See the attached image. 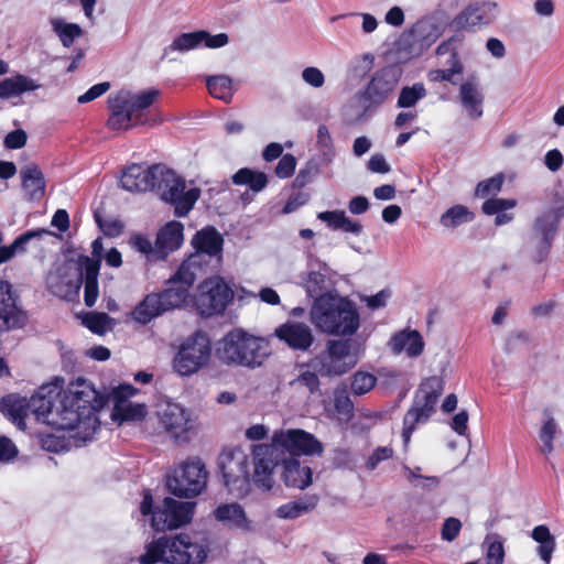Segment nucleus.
Segmentation results:
<instances>
[{
    "instance_id": "4468645a",
    "label": "nucleus",
    "mask_w": 564,
    "mask_h": 564,
    "mask_svg": "<svg viewBox=\"0 0 564 564\" xmlns=\"http://www.w3.org/2000/svg\"><path fill=\"white\" fill-rule=\"evenodd\" d=\"M194 503L177 501L171 497L164 498L161 506L155 508L151 518L155 531L178 529L192 520Z\"/></svg>"
},
{
    "instance_id": "58836bf2",
    "label": "nucleus",
    "mask_w": 564,
    "mask_h": 564,
    "mask_svg": "<svg viewBox=\"0 0 564 564\" xmlns=\"http://www.w3.org/2000/svg\"><path fill=\"white\" fill-rule=\"evenodd\" d=\"M206 86L209 94L217 99L224 100L226 102L230 101L232 98V82L228 76L225 75H216L210 76L206 80Z\"/></svg>"
},
{
    "instance_id": "2f4dec72",
    "label": "nucleus",
    "mask_w": 564,
    "mask_h": 564,
    "mask_svg": "<svg viewBox=\"0 0 564 564\" xmlns=\"http://www.w3.org/2000/svg\"><path fill=\"white\" fill-rule=\"evenodd\" d=\"M488 24L485 11L478 6H468L452 21V25L460 30L475 31L477 26Z\"/></svg>"
},
{
    "instance_id": "338daca9",
    "label": "nucleus",
    "mask_w": 564,
    "mask_h": 564,
    "mask_svg": "<svg viewBox=\"0 0 564 564\" xmlns=\"http://www.w3.org/2000/svg\"><path fill=\"white\" fill-rule=\"evenodd\" d=\"M318 372L314 371H304L302 372L296 381L306 387L311 393H315L319 390V379H318Z\"/></svg>"
},
{
    "instance_id": "ea45409f",
    "label": "nucleus",
    "mask_w": 564,
    "mask_h": 564,
    "mask_svg": "<svg viewBox=\"0 0 564 564\" xmlns=\"http://www.w3.org/2000/svg\"><path fill=\"white\" fill-rule=\"evenodd\" d=\"M51 24L65 47H70L75 40L83 35V29L77 23H67L61 19H53Z\"/></svg>"
},
{
    "instance_id": "412c9836",
    "label": "nucleus",
    "mask_w": 564,
    "mask_h": 564,
    "mask_svg": "<svg viewBox=\"0 0 564 564\" xmlns=\"http://www.w3.org/2000/svg\"><path fill=\"white\" fill-rule=\"evenodd\" d=\"M174 541H180V545L174 550V554L169 556L170 564H200L207 556V551L204 546L191 542L187 534H181L174 538Z\"/></svg>"
},
{
    "instance_id": "7ed1b4c3",
    "label": "nucleus",
    "mask_w": 564,
    "mask_h": 564,
    "mask_svg": "<svg viewBox=\"0 0 564 564\" xmlns=\"http://www.w3.org/2000/svg\"><path fill=\"white\" fill-rule=\"evenodd\" d=\"M310 321L321 333L334 336L354 335L360 326L356 305L338 295L319 296L313 301Z\"/></svg>"
},
{
    "instance_id": "2eb2a0df",
    "label": "nucleus",
    "mask_w": 564,
    "mask_h": 564,
    "mask_svg": "<svg viewBox=\"0 0 564 564\" xmlns=\"http://www.w3.org/2000/svg\"><path fill=\"white\" fill-rule=\"evenodd\" d=\"M28 312L10 282H0V334L22 329L28 324Z\"/></svg>"
},
{
    "instance_id": "a878e982",
    "label": "nucleus",
    "mask_w": 564,
    "mask_h": 564,
    "mask_svg": "<svg viewBox=\"0 0 564 564\" xmlns=\"http://www.w3.org/2000/svg\"><path fill=\"white\" fill-rule=\"evenodd\" d=\"M150 174L151 166L144 169L140 164H132L122 172L120 184L129 192H147L150 191L152 184Z\"/></svg>"
},
{
    "instance_id": "9b49d317",
    "label": "nucleus",
    "mask_w": 564,
    "mask_h": 564,
    "mask_svg": "<svg viewBox=\"0 0 564 564\" xmlns=\"http://www.w3.org/2000/svg\"><path fill=\"white\" fill-rule=\"evenodd\" d=\"M351 339H329L326 349L314 357L310 366L323 377L341 376L354 367Z\"/></svg>"
},
{
    "instance_id": "de8ad7c7",
    "label": "nucleus",
    "mask_w": 564,
    "mask_h": 564,
    "mask_svg": "<svg viewBox=\"0 0 564 564\" xmlns=\"http://www.w3.org/2000/svg\"><path fill=\"white\" fill-rule=\"evenodd\" d=\"M319 173L321 167L318 163L315 160L307 161L293 180V188H304L306 185L311 184Z\"/></svg>"
},
{
    "instance_id": "79ce46f5",
    "label": "nucleus",
    "mask_w": 564,
    "mask_h": 564,
    "mask_svg": "<svg viewBox=\"0 0 564 564\" xmlns=\"http://www.w3.org/2000/svg\"><path fill=\"white\" fill-rule=\"evenodd\" d=\"M203 43L202 30L182 33L176 36L173 42L165 48V51H180L186 52L198 47Z\"/></svg>"
},
{
    "instance_id": "5fc2aeb1",
    "label": "nucleus",
    "mask_w": 564,
    "mask_h": 564,
    "mask_svg": "<svg viewBox=\"0 0 564 564\" xmlns=\"http://www.w3.org/2000/svg\"><path fill=\"white\" fill-rule=\"evenodd\" d=\"M316 145L323 155L332 154L334 151L333 139L328 128L325 124L318 126Z\"/></svg>"
},
{
    "instance_id": "473e14b6",
    "label": "nucleus",
    "mask_w": 564,
    "mask_h": 564,
    "mask_svg": "<svg viewBox=\"0 0 564 564\" xmlns=\"http://www.w3.org/2000/svg\"><path fill=\"white\" fill-rule=\"evenodd\" d=\"M317 496H306L304 498L281 505L276 509V516L282 519H296L314 510L317 506Z\"/></svg>"
},
{
    "instance_id": "680f3d73",
    "label": "nucleus",
    "mask_w": 564,
    "mask_h": 564,
    "mask_svg": "<svg viewBox=\"0 0 564 564\" xmlns=\"http://www.w3.org/2000/svg\"><path fill=\"white\" fill-rule=\"evenodd\" d=\"M110 89V83L102 82L91 86L85 94L80 95L77 99L79 104H86L95 100Z\"/></svg>"
},
{
    "instance_id": "39448f33",
    "label": "nucleus",
    "mask_w": 564,
    "mask_h": 564,
    "mask_svg": "<svg viewBox=\"0 0 564 564\" xmlns=\"http://www.w3.org/2000/svg\"><path fill=\"white\" fill-rule=\"evenodd\" d=\"M269 355V345L264 339L240 328L226 334L216 348V356L221 364L249 369L262 366Z\"/></svg>"
},
{
    "instance_id": "ddd939ff",
    "label": "nucleus",
    "mask_w": 564,
    "mask_h": 564,
    "mask_svg": "<svg viewBox=\"0 0 564 564\" xmlns=\"http://www.w3.org/2000/svg\"><path fill=\"white\" fill-rule=\"evenodd\" d=\"M232 299L234 292L223 279H207L198 285L196 306L200 315L209 317L221 314Z\"/></svg>"
},
{
    "instance_id": "cd10ccee",
    "label": "nucleus",
    "mask_w": 564,
    "mask_h": 564,
    "mask_svg": "<svg viewBox=\"0 0 564 564\" xmlns=\"http://www.w3.org/2000/svg\"><path fill=\"white\" fill-rule=\"evenodd\" d=\"M160 91L158 89H149L137 95H130L126 91V100L128 109L134 118V124L148 123L145 111L153 105Z\"/></svg>"
},
{
    "instance_id": "1a4fd4ad",
    "label": "nucleus",
    "mask_w": 564,
    "mask_h": 564,
    "mask_svg": "<svg viewBox=\"0 0 564 564\" xmlns=\"http://www.w3.org/2000/svg\"><path fill=\"white\" fill-rule=\"evenodd\" d=\"M212 350L209 336L200 329L195 330L178 346L172 361L174 371L182 377L197 373L209 365Z\"/></svg>"
},
{
    "instance_id": "8fccbe9b",
    "label": "nucleus",
    "mask_w": 564,
    "mask_h": 564,
    "mask_svg": "<svg viewBox=\"0 0 564 564\" xmlns=\"http://www.w3.org/2000/svg\"><path fill=\"white\" fill-rule=\"evenodd\" d=\"M334 408L339 420L348 422L354 417V403L345 391L335 393Z\"/></svg>"
},
{
    "instance_id": "3c124183",
    "label": "nucleus",
    "mask_w": 564,
    "mask_h": 564,
    "mask_svg": "<svg viewBox=\"0 0 564 564\" xmlns=\"http://www.w3.org/2000/svg\"><path fill=\"white\" fill-rule=\"evenodd\" d=\"M80 276L85 282H98L101 262L98 259H91L88 256H79Z\"/></svg>"
},
{
    "instance_id": "bb28decb",
    "label": "nucleus",
    "mask_w": 564,
    "mask_h": 564,
    "mask_svg": "<svg viewBox=\"0 0 564 564\" xmlns=\"http://www.w3.org/2000/svg\"><path fill=\"white\" fill-rule=\"evenodd\" d=\"M395 354L405 351L409 357H417L424 350V340L417 330H401L394 334L390 341Z\"/></svg>"
},
{
    "instance_id": "dca6fc26",
    "label": "nucleus",
    "mask_w": 564,
    "mask_h": 564,
    "mask_svg": "<svg viewBox=\"0 0 564 564\" xmlns=\"http://www.w3.org/2000/svg\"><path fill=\"white\" fill-rule=\"evenodd\" d=\"M563 218V205L549 208L536 217L533 229L541 237V242L534 254L535 262L541 263L546 259L552 247L553 239L558 230L560 223Z\"/></svg>"
},
{
    "instance_id": "423d86ee",
    "label": "nucleus",
    "mask_w": 564,
    "mask_h": 564,
    "mask_svg": "<svg viewBox=\"0 0 564 564\" xmlns=\"http://www.w3.org/2000/svg\"><path fill=\"white\" fill-rule=\"evenodd\" d=\"M153 192L162 202L174 208L178 218L186 217L200 197V188L192 187L186 191L185 180L164 164L151 165Z\"/></svg>"
},
{
    "instance_id": "9d476101",
    "label": "nucleus",
    "mask_w": 564,
    "mask_h": 564,
    "mask_svg": "<svg viewBox=\"0 0 564 564\" xmlns=\"http://www.w3.org/2000/svg\"><path fill=\"white\" fill-rule=\"evenodd\" d=\"M208 473L199 459H187L167 476L166 487L178 498L198 496L207 484Z\"/></svg>"
},
{
    "instance_id": "09e8293b",
    "label": "nucleus",
    "mask_w": 564,
    "mask_h": 564,
    "mask_svg": "<svg viewBox=\"0 0 564 564\" xmlns=\"http://www.w3.org/2000/svg\"><path fill=\"white\" fill-rule=\"evenodd\" d=\"M505 182V175L498 173L489 178L480 181L475 188V196L488 197L496 196L502 188Z\"/></svg>"
},
{
    "instance_id": "c9c22d12",
    "label": "nucleus",
    "mask_w": 564,
    "mask_h": 564,
    "mask_svg": "<svg viewBox=\"0 0 564 564\" xmlns=\"http://www.w3.org/2000/svg\"><path fill=\"white\" fill-rule=\"evenodd\" d=\"M531 538L540 544L536 551L541 560L545 564H550L556 545L555 538L551 534L550 529L544 524L536 525L532 530Z\"/></svg>"
},
{
    "instance_id": "72a5a7b5",
    "label": "nucleus",
    "mask_w": 564,
    "mask_h": 564,
    "mask_svg": "<svg viewBox=\"0 0 564 564\" xmlns=\"http://www.w3.org/2000/svg\"><path fill=\"white\" fill-rule=\"evenodd\" d=\"M235 185H246L252 192H261L269 183L268 175L264 172L256 171L249 167L239 169L232 176Z\"/></svg>"
},
{
    "instance_id": "c03bdc74",
    "label": "nucleus",
    "mask_w": 564,
    "mask_h": 564,
    "mask_svg": "<svg viewBox=\"0 0 564 564\" xmlns=\"http://www.w3.org/2000/svg\"><path fill=\"white\" fill-rule=\"evenodd\" d=\"M426 96V89L422 83H415L412 86H405L401 89L397 106L399 108H411Z\"/></svg>"
},
{
    "instance_id": "49530a36",
    "label": "nucleus",
    "mask_w": 564,
    "mask_h": 564,
    "mask_svg": "<svg viewBox=\"0 0 564 564\" xmlns=\"http://www.w3.org/2000/svg\"><path fill=\"white\" fill-rule=\"evenodd\" d=\"M377 383V377L367 371H357L351 377L350 389L355 395L368 393Z\"/></svg>"
},
{
    "instance_id": "f257e3e1",
    "label": "nucleus",
    "mask_w": 564,
    "mask_h": 564,
    "mask_svg": "<svg viewBox=\"0 0 564 564\" xmlns=\"http://www.w3.org/2000/svg\"><path fill=\"white\" fill-rule=\"evenodd\" d=\"M192 243L195 252L166 280V288L147 294L135 305L131 313L134 322L147 325L164 313L184 306L195 284L197 270L202 268L203 258L218 256L223 250L224 239L216 228L206 227L194 235Z\"/></svg>"
},
{
    "instance_id": "f3484780",
    "label": "nucleus",
    "mask_w": 564,
    "mask_h": 564,
    "mask_svg": "<svg viewBox=\"0 0 564 564\" xmlns=\"http://www.w3.org/2000/svg\"><path fill=\"white\" fill-rule=\"evenodd\" d=\"M275 336L293 350L306 351L313 344L311 328L304 323L286 322L275 329Z\"/></svg>"
},
{
    "instance_id": "6e6552de",
    "label": "nucleus",
    "mask_w": 564,
    "mask_h": 564,
    "mask_svg": "<svg viewBox=\"0 0 564 564\" xmlns=\"http://www.w3.org/2000/svg\"><path fill=\"white\" fill-rule=\"evenodd\" d=\"M444 391L441 377L432 376L424 379L415 391L412 405L403 417L402 437L408 443L417 424L426 423L436 412V404Z\"/></svg>"
},
{
    "instance_id": "aec40b11",
    "label": "nucleus",
    "mask_w": 564,
    "mask_h": 564,
    "mask_svg": "<svg viewBox=\"0 0 564 564\" xmlns=\"http://www.w3.org/2000/svg\"><path fill=\"white\" fill-rule=\"evenodd\" d=\"M160 426L174 437L185 433L188 427V416L184 408L176 403H167L158 412Z\"/></svg>"
},
{
    "instance_id": "5701e85b",
    "label": "nucleus",
    "mask_w": 564,
    "mask_h": 564,
    "mask_svg": "<svg viewBox=\"0 0 564 564\" xmlns=\"http://www.w3.org/2000/svg\"><path fill=\"white\" fill-rule=\"evenodd\" d=\"M459 99L470 119H479L482 116L484 95L474 77L462 83Z\"/></svg>"
},
{
    "instance_id": "4d7b16f0",
    "label": "nucleus",
    "mask_w": 564,
    "mask_h": 564,
    "mask_svg": "<svg viewBox=\"0 0 564 564\" xmlns=\"http://www.w3.org/2000/svg\"><path fill=\"white\" fill-rule=\"evenodd\" d=\"M47 234H48V231L46 229H42V228L29 230L14 239V241L12 242L13 248H15L17 252H24V251H26V245L32 239L37 238V237H43L44 235H47Z\"/></svg>"
},
{
    "instance_id": "6ab92c4d",
    "label": "nucleus",
    "mask_w": 564,
    "mask_h": 564,
    "mask_svg": "<svg viewBox=\"0 0 564 564\" xmlns=\"http://www.w3.org/2000/svg\"><path fill=\"white\" fill-rule=\"evenodd\" d=\"M107 105L110 111L106 126L111 131H126L134 124V118L128 109V101L126 100V91H119L110 95L107 99Z\"/></svg>"
},
{
    "instance_id": "a18cd8bd",
    "label": "nucleus",
    "mask_w": 564,
    "mask_h": 564,
    "mask_svg": "<svg viewBox=\"0 0 564 564\" xmlns=\"http://www.w3.org/2000/svg\"><path fill=\"white\" fill-rule=\"evenodd\" d=\"M112 318L107 313L89 312L83 317V324L94 334L104 335Z\"/></svg>"
},
{
    "instance_id": "e2e57ef3",
    "label": "nucleus",
    "mask_w": 564,
    "mask_h": 564,
    "mask_svg": "<svg viewBox=\"0 0 564 564\" xmlns=\"http://www.w3.org/2000/svg\"><path fill=\"white\" fill-rule=\"evenodd\" d=\"M310 199V195L307 193L297 192L292 194L282 208L283 214H291L297 210L300 207L304 206Z\"/></svg>"
},
{
    "instance_id": "c756f323",
    "label": "nucleus",
    "mask_w": 564,
    "mask_h": 564,
    "mask_svg": "<svg viewBox=\"0 0 564 564\" xmlns=\"http://www.w3.org/2000/svg\"><path fill=\"white\" fill-rule=\"evenodd\" d=\"M37 88H40V85L35 80L25 75L17 74L0 82V98L10 99Z\"/></svg>"
},
{
    "instance_id": "b1692460",
    "label": "nucleus",
    "mask_w": 564,
    "mask_h": 564,
    "mask_svg": "<svg viewBox=\"0 0 564 564\" xmlns=\"http://www.w3.org/2000/svg\"><path fill=\"white\" fill-rule=\"evenodd\" d=\"M22 187L29 200H41L45 195L46 182L39 165L30 163L22 167Z\"/></svg>"
},
{
    "instance_id": "774afa93",
    "label": "nucleus",
    "mask_w": 564,
    "mask_h": 564,
    "mask_svg": "<svg viewBox=\"0 0 564 564\" xmlns=\"http://www.w3.org/2000/svg\"><path fill=\"white\" fill-rule=\"evenodd\" d=\"M505 557L503 545L499 541H495L489 544L487 551V563L488 564H502Z\"/></svg>"
},
{
    "instance_id": "13d9d810",
    "label": "nucleus",
    "mask_w": 564,
    "mask_h": 564,
    "mask_svg": "<svg viewBox=\"0 0 564 564\" xmlns=\"http://www.w3.org/2000/svg\"><path fill=\"white\" fill-rule=\"evenodd\" d=\"M19 454L14 443L4 435H0V463H9Z\"/></svg>"
},
{
    "instance_id": "c85d7f7f",
    "label": "nucleus",
    "mask_w": 564,
    "mask_h": 564,
    "mask_svg": "<svg viewBox=\"0 0 564 564\" xmlns=\"http://www.w3.org/2000/svg\"><path fill=\"white\" fill-rule=\"evenodd\" d=\"M180 543V541H174V539L160 538L147 545V550L139 557V562L140 564L169 563V556L174 554V550H176Z\"/></svg>"
},
{
    "instance_id": "a211bd4d",
    "label": "nucleus",
    "mask_w": 564,
    "mask_h": 564,
    "mask_svg": "<svg viewBox=\"0 0 564 564\" xmlns=\"http://www.w3.org/2000/svg\"><path fill=\"white\" fill-rule=\"evenodd\" d=\"M184 227L180 221L172 220L162 227L154 243V259L165 260L170 253L177 250L183 243Z\"/></svg>"
},
{
    "instance_id": "f03ea898",
    "label": "nucleus",
    "mask_w": 564,
    "mask_h": 564,
    "mask_svg": "<svg viewBox=\"0 0 564 564\" xmlns=\"http://www.w3.org/2000/svg\"><path fill=\"white\" fill-rule=\"evenodd\" d=\"M323 444L312 433L301 429L275 433L271 444L252 446L254 480L267 489L272 488L273 470L280 463V456L289 453L291 457L301 455H322Z\"/></svg>"
},
{
    "instance_id": "052dcab7",
    "label": "nucleus",
    "mask_w": 564,
    "mask_h": 564,
    "mask_svg": "<svg viewBox=\"0 0 564 564\" xmlns=\"http://www.w3.org/2000/svg\"><path fill=\"white\" fill-rule=\"evenodd\" d=\"M464 41V35L462 33H455L449 39L442 41L436 50V55H445L449 53L451 55L453 52H458V45L462 44Z\"/></svg>"
},
{
    "instance_id": "4be33fe9",
    "label": "nucleus",
    "mask_w": 564,
    "mask_h": 564,
    "mask_svg": "<svg viewBox=\"0 0 564 564\" xmlns=\"http://www.w3.org/2000/svg\"><path fill=\"white\" fill-rule=\"evenodd\" d=\"M280 463L283 464L282 478L286 487L304 489L312 484V468L302 466L297 458L280 456Z\"/></svg>"
},
{
    "instance_id": "7c9ffc66",
    "label": "nucleus",
    "mask_w": 564,
    "mask_h": 564,
    "mask_svg": "<svg viewBox=\"0 0 564 564\" xmlns=\"http://www.w3.org/2000/svg\"><path fill=\"white\" fill-rule=\"evenodd\" d=\"M0 411L14 423L20 430H24L28 416V403L25 399L8 394L0 400Z\"/></svg>"
},
{
    "instance_id": "6e6d98bb",
    "label": "nucleus",
    "mask_w": 564,
    "mask_h": 564,
    "mask_svg": "<svg viewBox=\"0 0 564 564\" xmlns=\"http://www.w3.org/2000/svg\"><path fill=\"white\" fill-rule=\"evenodd\" d=\"M460 529H462V522L459 519L454 518V517L447 518L444 521L442 530H441L442 539L444 541H448V542L454 541L458 536Z\"/></svg>"
},
{
    "instance_id": "0eeeda50",
    "label": "nucleus",
    "mask_w": 564,
    "mask_h": 564,
    "mask_svg": "<svg viewBox=\"0 0 564 564\" xmlns=\"http://www.w3.org/2000/svg\"><path fill=\"white\" fill-rule=\"evenodd\" d=\"M217 466L224 486L238 497L247 496L251 491L252 482L268 490L254 480L253 473L249 469V456L240 447H225L218 456Z\"/></svg>"
},
{
    "instance_id": "603ef678",
    "label": "nucleus",
    "mask_w": 564,
    "mask_h": 564,
    "mask_svg": "<svg viewBox=\"0 0 564 564\" xmlns=\"http://www.w3.org/2000/svg\"><path fill=\"white\" fill-rule=\"evenodd\" d=\"M517 206L516 199L496 198L491 197L484 202L481 212L485 215L492 216L500 212H506Z\"/></svg>"
},
{
    "instance_id": "f704fd0d",
    "label": "nucleus",
    "mask_w": 564,
    "mask_h": 564,
    "mask_svg": "<svg viewBox=\"0 0 564 564\" xmlns=\"http://www.w3.org/2000/svg\"><path fill=\"white\" fill-rule=\"evenodd\" d=\"M545 420L539 430L540 451L543 455L549 456L554 451V440L560 433L558 424L555 419L546 410L544 411Z\"/></svg>"
},
{
    "instance_id": "69168bd1",
    "label": "nucleus",
    "mask_w": 564,
    "mask_h": 564,
    "mask_svg": "<svg viewBox=\"0 0 564 564\" xmlns=\"http://www.w3.org/2000/svg\"><path fill=\"white\" fill-rule=\"evenodd\" d=\"M459 69L455 68H446V69H431L427 73V79L432 83H440V82H448L453 85H456V82L454 80V76Z\"/></svg>"
},
{
    "instance_id": "20e7f679",
    "label": "nucleus",
    "mask_w": 564,
    "mask_h": 564,
    "mask_svg": "<svg viewBox=\"0 0 564 564\" xmlns=\"http://www.w3.org/2000/svg\"><path fill=\"white\" fill-rule=\"evenodd\" d=\"M106 395L97 391L94 386L84 378L72 381L62 400L63 429L75 430L82 424L89 426L98 422L96 413L107 403Z\"/></svg>"
},
{
    "instance_id": "a19ab883",
    "label": "nucleus",
    "mask_w": 564,
    "mask_h": 564,
    "mask_svg": "<svg viewBox=\"0 0 564 564\" xmlns=\"http://www.w3.org/2000/svg\"><path fill=\"white\" fill-rule=\"evenodd\" d=\"M43 390L44 389H41L26 402L28 411L31 410L37 420L46 419L54 406L53 397L43 394Z\"/></svg>"
},
{
    "instance_id": "37998d69",
    "label": "nucleus",
    "mask_w": 564,
    "mask_h": 564,
    "mask_svg": "<svg viewBox=\"0 0 564 564\" xmlns=\"http://www.w3.org/2000/svg\"><path fill=\"white\" fill-rule=\"evenodd\" d=\"M474 218V214L463 205H455L441 216V224L444 227L455 228Z\"/></svg>"
},
{
    "instance_id": "4c0bfd02",
    "label": "nucleus",
    "mask_w": 564,
    "mask_h": 564,
    "mask_svg": "<svg viewBox=\"0 0 564 564\" xmlns=\"http://www.w3.org/2000/svg\"><path fill=\"white\" fill-rule=\"evenodd\" d=\"M147 415V406L139 403L115 404L111 417L119 423L141 421Z\"/></svg>"
},
{
    "instance_id": "0e129e2a",
    "label": "nucleus",
    "mask_w": 564,
    "mask_h": 564,
    "mask_svg": "<svg viewBox=\"0 0 564 564\" xmlns=\"http://www.w3.org/2000/svg\"><path fill=\"white\" fill-rule=\"evenodd\" d=\"M344 215V210H326L318 213L317 218L326 223L330 229L339 230Z\"/></svg>"
},
{
    "instance_id": "e433bc0d",
    "label": "nucleus",
    "mask_w": 564,
    "mask_h": 564,
    "mask_svg": "<svg viewBox=\"0 0 564 564\" xmlns=\"http://www.w3.org/2000/svg\"><path fill=\"white\" fill-rule=\"evenodd\" d=\"M304 288L310 297L314 301L319 296L333 295L329 292V279L319 271H310L304 281Z\"/></svg>"
},
{
    "instance_id": "864d4df0",
    "label": "nucleus",
    "mask_w": 564,
    "mask_h": 564,
    "mask_svg": "<svg viewBox=\"0 0 564 564\" xmlns=\"http://www.w3.org/2000/svg\"><path fill=\"white\" fill-rule=\"evenodd\" d=\"M296 169V159L293 154L286 153L281 156L278 162L274 173L279 178H289L291 177Z\"/></svg>"
},
{
    "instance_id": "393cba45",
    "label": "nucleus",
    "mask_w": 564,
    "mask_h": 564,
    "mask_svg": "<svg viewBox=\"0 0 564 564\" xmlns=\"http://www.w3.org/2000/svg\"><path fill=\"white\" fill-rule=\"evenodd\" d=\"M215 518L232 529L243 532L251 531V522L248 520L243 508L237 503H221L214 511Z\"/></svg>"
},
{
    "instance_id": "f8f14e48",
    "label": "nucleus",
    "mask_w": 564,
    "mask_h": 564,
    "mask_svg": "<svg viewBox=\"0 0 564 564\" xmlns=\"http://www.w3.org/2000/svg\"><path fill=\"white\" fill-rule=\"evenodd\" d=\"M398 82L397 69L393 66L378 69L357 95L364 111H375L383 105L395 89Z\"/></svg>"
},
{
    "instance_id": "bf43d9fd",
    "label": "nucleus",
    "mask_w": 564,
    "mask_h": 564,
    "mask_svg": "<svg viewBox=\"0 0 564 564\" xmlns=\"http://www.w3.org/2000/svg\"><path fill=\"white\" fill-rule=\"evenodd\" d=\"M28 135L22 129H17L9 132L4 138V147L10 150H18L26 144Z\"/></svg>"
}]
</instances>
